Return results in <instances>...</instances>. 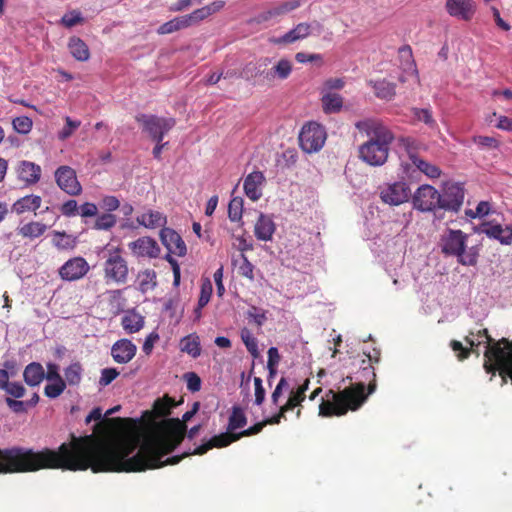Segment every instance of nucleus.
I'll return each instance as SVG.
<instances>
[{"instance_id":"cd10ccee","label":"nucleus","mask_w":512,"mask_h":512,"mask_svg":"<svg viewBox=\"0 0 512 512\" xmlns=\"http://www.w3.org/2000/svg\"><path fill=\"white\" fill-rule=\"evenodd\" d=\"M41 207V197L35 194L23 196L12 204V211L21 215L25 212H35Z\"/></svg>"},{"instance_id":"c03bdc74","label":"nucleus","mask_w":512,"mask_h":512,"mask_svg":"<svg viewBox=\"0 0 512 512\" xmlns=\"http://www.w3.org/2000/svg\"><path fill=\"white\" fill-rule=\"evenodd\" d=\"M241 341L244 343V347L248 350L249 355L254 359L259 357V349H257V340H255L252 332L246 327L241 329Z\"/></svg>"},{"instance_id":"a211bd4d","label":"nucleus","mask_w":512,"mask_h":512,"mask_svg":"<svg viewBox=\"0 0 512 512\" xmlns=\"http://www.w3.org/2000/svg\"><path fill=\"white\" fill-rule=\"evenodd\" d=\"M474 0H445V12L450 17L469 22L475 14Z\"/></svg>"},{"instance_id":"052dcab7","label":"nucleus","mask_w":512,"mask_h":512,"mask_svg":"<svg viewBox=\"0 0 512 512\" xmlns=\"http://www.w3.org/2000/svg\"><path fill=\"white\" fill-rule=\"evenodd\" d=\"M309 387V380L304 381L303 385L298 387V390L292 391L291 395H289V399H287V403L299 404L304 401L305 391Z\"/></svg>"},{"instance_id":"dca6fc26","label":"nucleus","mask_w":512,"mask_h":512,"mask_svg":"<svg viewBox=\"0 0 512 512\" xmlns=\"http://www.w3.org/2000/svg\"><path fill=\"white\" fill-rule=\"evenodd\" d=\"M474 232L484 234L490 239L497 240L500 244L510 245L512 242V229L510 226H501L494 221H485L474 228Z\"/></svg>"},{"instance_id":"473e14b6","label":"nucleus","mask_w":512,"mask_h":512,"mask_svg":"<svg viewBox=\"0 0 512 512\" xmlns=\"http://www.w3.org/2000/svg\"><path fill=\"white\" fill-rule=\"evenodd\" d=\"M67 48L71 52L72 57L79 62H86L89 59V48L80 38L73 36L69 38Z\"/></svg>"},{"instance_id":"aec40b11","label":"nucleus","mask_w":512,"mask_h":512,"mask_svg":"<svg viewBox=\"0 0 512 512\" xmlns=\"http://www.w3.org/2000/svg\"><path fill=\"white\" fill-rule=\"evenodd\" d=\"M311 35V24L307 22L298 23L289 32L280 36L270 38V43L274 45H289L297 41H303Z\"/></svg>"},{"instance_id":"864d4df0","label":"nucleus","mask_w":512,"mask_h":512,"mask_svg":"<svg viewBox=\"0 0 512 512\" xmlns=\"http://www.w3.org/2000/svg\"><path fill=\"white\" fill-rule=\"evenodd\" d=\"M84 22V18L80 15L79 10L73 9L68 13L64 14L62 18H60V24L64 25L66 28H71L77 25H80Z\"/></svg>"},{"instance_id":"393cba45","label":"nucleus","mask_w":512,"mask_h":512,"mask_svg":"<svg viewBox=\"0 0 512 512\" xmlns=\"http://www.w3.org/2000/svg\"><path fill=\"white\" fill-rule=\"evenodd\" d=\"M264 183V175L261 171H253L244 178V194L249 200L257 201L261 198V186Z\"/></svg>"},{"instance_id":"c9c22d12","label":"nucleus","mask_w":512,"mask_h":512,"mask_svg":"<svg viewBox=\"0 0 512 512\" xmlns=\"http://www.w3.org/2000/svg\"><path fill=\"white\" fill-rule=\"evenodd\" d=\"M409 159H411L412 165L418 168L419 172L425 174L429 178L436 179L439 177V175H441V171L436 165H433L414 154H411Z\"/></svg>"},{"instance_id":"5701e85b","label":"nucleus","mask_w":512,"mask_h":512,"mask_svg":"<svg viewBox=\"0 0 512 512\" xmlns=\"http://www.w3.org/2000/svg\"><path fill=\"white\" fill-rule=\"evenodd\" d=\"M137 348L128 339L124 338L115 341L112 348H110V356L114 359L117 364H127L129 361L134 359Z\"/></svg>"},{"instance_id":"4c0bfd02","label":"nucleus","mask_w":512,"mask_h":512,"mask_svg":"<svg viewBox=\"0 0 512 512\" xmlns=\"http://www.w3.org/2000/svg\"><path fill=\"white\" fill-rule=\"evenodd\" d=\"M181 351L196 359L201 355V346H199V337L188 335L181 339Z\"/></svg>"},{"instance_id":"e2e57ef3","label":"nucleus","mask_w":512,"mask_h":512,"mask_svg":"<svg viewBox=\"0 0 512 512\" xmlns=\"http://www.w3.org/2000/svg\"><path fill=\"white\" fill-rule=\"evenodd\" d=\"M184 379H186V387H188L189 392L194 393L201 389V378L197 374L188 372L184 374Z\"/></svg>"},{"instance_id":"49530a36","label":"nucleus","mask_w":512,"mask_h":512,"mask_svg":"<svg viewBox=\"0 0 512 512\" xmlns=\"http://www.w3.org/2000/svg\"><path fill=\"white\" fill-rule=\"evenodd\" d=\"M412 117L416 122L424 123L430 129L436 128V121L432 118L431 110L429 108H412Z\"/></svg>"},{"instance_id":"13d9d810","label":"nucleus","mask_w":512,"mask_h":512,"mask_svg":"<svg viewBox=\"0 0 512 512\" xmlns=\"http://www.w3.org/2000/svg\"><path fill=\"white\" fill-rule=\"evenodd\" d=\"M399 55L400 58L404 59V66H406L404 70L410 71L417 77V69H415V64L413 63L412 50L410 49V46L400 47Z\"/></svg>"},{"instance_id":"f257e3e1","label":"nucleus","mask_w":512,"mask_h":512,"mask_svg":"<svg viewBox=\"0 0 512 512\" xmlns=\"http://www.w3.org/2000/svg\"><path fill=\"white\" fill-rule=\"evenodd\" d=\"M199 411V402L182 415L181 419L170 418L160 422L159 435L145 439L141 445L136 438L115 441L102 440L93 434L76 437L71 435L69 443L60 447L69 448V459L83 462L93 473H131L160 466V457L173 452L182 443L187 423Z\"/></svg>"},{"instance_id":"f3484780","label":"nucleus","mask_w":512,"mask_h":512,"mask_svg":"<svg viewBox=\"0 0 512 512\" xmlns=\"http://www.w3.org/2000/svg\"><path fill=\"white\" fill-rule=\"evenodd\" d=\"M440 202H442V209L445 211H460L463 203L462 185L457 183L445 184L444 191L440 193Z\"/></svg>"},{"instance_id":"774afa93","label":"nucleus","mask_w":512,"mask_h":512,"mask_svg":"<svg viewBox=\"0 0 512 512\" xmlns=\"http://www.w3.org/2000/svg\"><path fill=\"white\" fill-rule=\"evenodd\" d=\"M6 405L14 413H23V412H25V407L27 406V404L24 401L14 400L11 397H7L6 398Z\"/></svg>"},{"instance_id":"0eeeda50","label":"nucleus","mask_w":512,"mask_h":512,"mask_svg":"<svg viewBox=\"0 0 512 512\" xmlns=\"http://www.w3.org/2000/svg\"><path fill=\"white\" fill-rule=\"evenodd\" d=\"M242 437L234 435L233 432L227 431L225 433H221L218 435H215L214 437L210 438V440L206 441L202 445L194 448L193 452H184V454L171 456L164 461H161L163 458H158V463H161L162 465H159L157 467L153 468H145V471L147 470H153L157 468H162L164 466H172L177 465L182 459L189 455H204L207 451L211 450L212 448H225L228 447L230 444L237 442Z\"/></svg>"},{"instance_id":"6e6552de","label":"nucleus","mask_w":512,"mask_h":512,"mask_svg":"<svg viewBox=\"0 0 512 512\" xmlns=\"http://www.w3.org/2000/svg\"><path fill=\"white\" fill-rule=\"evenodd\" d=\"M478 339L485 338L486 342V351H485V371L488 374H496V372L504 373L505 372V366L498 362L496 358H492L491 356H487V353L493 350H500L504 352V357L508 358L507 352H510L512 350V342L507 340L506 338L500 339L498 341H494L493 338L487 333L486 328L478 331Z\"/></svg>"},{"instance_id":"20e7f679","label":"nucleus","mask_w":512,"mask_h":512,"mask_svg":"<svg viewBox=\"0 0 512 512\" xmlns=\"http://www.w3.org/2000/svg\"><path fill=\"white\" fill-rule=\"evenodd\" d=\"M356 129L368 137L359 146V158L370 166H381L388 159L389 145L393 143V133L377 119L356 122Z\"/></svg>"},{"instance_id":"423d86ee","label":"nucleus","mask_w":512,"mask_h":512,"mask_svg":"<svg viewBox=\"0 0 512 512\" xmlns=\"http://www.w3.org/2000/svg\"><path fill=\"white\" fill-rule=\"evenodd\" d=\"M103 280L105 283L124 285L128 278L127 260L122 256L119 246H107L102 251Z\"/></svg>"},{"instance_id":"bf43d9fd","label":"nucleus","mask_w":512,"mask_h":512,"mask_svg":"<svg viewBox=\"0 0 512 512\" xmlns=\"http://www.w3.org/2000/svg\"><path fill=\"white\" fill-rule=\"evenodd\" d=\"M0 389L6 391L7 395L13 397L14 399H20L24 396L25 388L19 382H12L10 384H6L5 387H0Z\"/></svg>"},{"instance_id":"9d476101","label":"nucleus","mask_w":512,"mask_h":512,"mask_svg":"<svg viewBox=\"0 0 512 512\" xmlns=\"http://www.w3.org/2000/svg\"><path fill=\"white\" fill-rule=\"evenodd\" d=\"M326 141V131L315 122H308L299 132V146L304 152L313 154L323 148Z\"/></svg>"},{"instance_id":"2f4dec72","label":"nucleus","mask_w":512,"mask_h":512,"mask_svg":"<svg viewBox=\"0 0 512 512\" xmlns=\"http://www.w3.org/2000/svg\"><path fill=\"white\" fill-rule=\"evenodd\" d=\"M368 84L373 88L378 99L389 101L395 97V83L393 82L381 79L376 81L370 80Z\"/></svg>"},{"instance_id":"ddd939ff","label":"nucleus","mask_w":512,"mask_h":512,"mask_svg":"<svg viewBox=\"0 0 512 512\" xmlns=\"http://www.w3.org/2000/svg\"><path fill=\"white\" fill-rule=\"evenodd\" d=\"M409 197L410 189L403 181L385 184L380 188V200L385 205L399 206L406 203Z\"/></svg>"},{"instance_id":"4468645a","label":"nucleus","mask_w":512,"mask_h":512,"mask_svg":"<svg viewBox=\"0 0 512 512\" xmlns=\"http://www.w3.org/2000/svg\"><path fill=\"white\" fill-rule=\"evenodd\" d=\"M55 183L59 186V189L64 191L67 195L74 197L78 196L82 192V187L77 180L75 171L67 166L62 165L54 172Z\"/></svg>"},{"instance_id":"72a5a7b5","label":"nucleus","mask_w":512,"mask_h":512,"mask_svg":"<svg viewBox=\"0 0 512 512\" xmlns=\"http://www.w3.org/2000/svg\"><path fill=\"white\" fill-rule=\"evenodd\" d=\"M44 232H46V225L36 221H30L18 228V235L29 239L39 238Z\"/></svg>"},{"instance_id":"e433bc0d","label":"nucleus","mask_w":512,"mask_h":512,"mask_svg":"<svg viewBox=\"0 0 512 512\" xmlns=\"http://www.w3.org/2000/svg\"><path fill=\"white\" fill-rule=\"evenodd\" d=\"M342 104L343 99L338 93H327L322 97L323 112L327 114L340 112Z\"/></svg>"},{"instance_id":"09e8293b","label":"nucleus","mask_w":512,"mask_h":512,"mask_svg":"<svg viewBox=\"0 0 512 512\" xmlns=\"http://www.w3.org/2000/svg\"><path fill=\"white\" fill-rule=\"evenodd\" d=\"M51 382L43 388V394L47 396L49 399L58 398L63 391H65V387H67V383L64 380L59 381H48Z\"/></svg>"},{"instance_id":"7ed1b4c3","label":"nucleus","mask_w":512,"mask_h":512,"mask_svg":"<svg viewBox=\"0 0 512 512\" xmlns=\"http://www.w3.org/2000/svg\"><path fill=\"white\" fill-rule=\"evenodd\" d=\"M359 375L361 379L368 381V386L360 381L339 392L328 390L327 399L320 404V416H343L348 411L358 410L364 404L367 396L376 390V373L372 363H361Z\"/></svg>"},{"instance_id":"f704fd0d","label":"nucleus","mask_w":512,"mask_h":512,"mask_svg":"<svg viewBox=\"0 0 512 512\" xmlns=\"http://www.w3.org/2000/svg\"><path fill=\"white\" fill-rule=\"evenodd\" d=\"M247 424V418L240 406H232L230 410L229 422H227V431L235 432L241 430Z\"/></svg>"},{"instance_id":"338daca9","label":"nucleus","mask_w":512,"mask_h":512,"mask_svg":"<svg viewBox=\"0 0 512 512\" xmlns=\"http://www.w3.org/2000/svg\"><path fill=\"white\" fill-rule=\"evenodd\" d=\"M100 206H102V209H104L105 211L112 212L118 209V207H120V202L118 201V199H116L115 196H106L103 197Z\"/></svg>"},{"instance_id":"39448f33","label":"nucleus","mask_w":512,"mask_h":512,"mask_svg":"<svg viewBox=\"0 0 512 512\" xmlns=\"http://www.w3.org/2000/svg\"><path fill=\"white\" fill-rule=\"evenodd\" d=\"M438 247L445 257H456L457 263L466 267H474L477 264L479 253L475 247L467 248V234L461 230L449 229L440 236Z\"/></svg>"},{"instance_id":"1a4fd4ad","label":"nucleus","mask_w":512,"mask_h":512,"mask_svg":"<svg viewBox=\"0 0 512 512\" xmlns=\"http://www.w3.org/2000/svg\"><path fill=\"white\" fill-rule=\"evenodd\" d=\"M134 119H136V122L140 123L141 127H143V131L150 135V138H152L155 143H161L165 134L175 126V119L162 118L156 115L138 114Z\"/></svg>"},{"instance_id":"a878e982","label":"nucleus","mask_w":512,"mask_h":512,"mask_svg":"<svg viewBox=\"0 0 512 512\" xmlns=\"http://www.w3.org/2000/svg\"><path fill=\"white\" fill-rule=\"evenodd\" d=\"M16 173H18V179L23 181L24 185H36L41 178V167L31 161H21Z\"/></svg>"},{"instance_id":"58836bf2","label":"nucleus","mask_w":512,"mask_h":512,"mask_svg":"<svg viewBox=\"0 0 512 512\" xmlns=\"http://www.w3.org/2000/svg\"><path fill=\"white\" fill-rule=\"evenodd\" d=\"M177 406V403L173 398L165 395L163 398H158L155 403H153V413L157 417H166L170 415V410Z\"/></svg>"},{"instance_id":"9b49d317","label":"nucleus","mask_w":512,"mask_h":512,"mask_svg":"<svg viewBox=\"0 0 512 512\" xmlns=\"http://www.w3.org/2000/svg\"><path fill=\"white\" fill-rule=\"evenodd\" d=\"M225 6V2L222 0L213 1L209 5H206L200 9H195L190 14L176 17L175 19H171L167 21L174 26L181 27L182 29H186L188 27L199 24V22L207 19L213 14L218 13Z\"/></svg>"},{"instance_id":"ea45409f","label":"nucleus","mask_w":512,"mask_h":512,"mask_svg":"<svg viewBox=\"0 0 512 512\" xmlns=\"http://www.w3.org/2000/svg\"><path fill=\"white\" fill-rule=\"evenodd\" d=\"M509 354V358H506L503 356V352L500 351L498 348L488 352V357L496 358L498 360V363L505 366V371L500 372V375L502 377H509L510 381H512V350L510 352H507Z\"/></svg>"},{"instance_id":"f03ea898","label":"nucleus","mask_w":512,"mask_h":512,"mask_svg":"<svg viewBox=\"0 0 512 512\" xmlns=\"http://www.w3.org/2000/svg\"><path fill=\"white\" fill-rule=\"evenodd\" d=\"M68 447L57 450L43 448L34 451L30 448L11 446L0 448V475L33 473L41 470L85 471L87 465L68 457Z\"/></svg>"},{"instance_id":"6ab92c4d","label":"nucleus","mask_w":512,"mask_h":512,"mask_svg":"<svg viewBox=\"0 0 512 512\" xmlns=\"http://www.w3.org/2000/svg\"><path fill=\"white\" fill-rule=\"evenodd\" d=\"M92 421H102L105 429L110 433H125L132 426V419L130 418H106L102 420L100 408H93L90 415L86 416V423Z\"/></svg>"},{"instance_id":"b1692460","label":"nucleus","mask_w":512,"mask_h":512,"mask_svg":"<svg viewBox=\"0 0 512 512\" xmlns=\"http://www.w3.org/2000/svg\"><path fill=\"white\" fill-rule=\"evenodd\" d=\"M129 249L139 257L156 258L159 254V247L156 241L148 236L140 237L129 243Z\"/></svg>"},{"instance_id":"6e6d98bb","label":"nucleus","mask_w":512,"mask_h":512,"mask_svg":"<svg viewBox=\"0 0 512 512\" xmlns=\"http://www.w3.org/2000/svg\"><path fill=\"white\" fill-rule=\"evenodd\" d=\"M237 274L249 281H254V266L249 262L244 254H241V264L237 266Z\"/></svg>"},{"instance_id":"c85d7f7f","label":"nucleus","mask_w":512,"mask_h":512,"mask_svg":"<svg viewBox=\"0 0 512 512\" xmlns=\"http://www.w3.org/2000/svg\"><path fill=\"white\" fill-rule=\"evenodd\" d=\"M474 334L471 332L468 336L464 337V342L468 343L469 348L462 346V343L458 340L450 341V349L457 353V360L463 361L468 359L470 354L474 352V348L481 345L480 340H474L471 338Z\"/></svg>"},{"instance_id":"4d7b16f0","label":"nucleus","mask_w":512,"mask_h":512,"mask_svg":"<svg viewBox=\"0 0 512 512\" xmlns=\"http://www.w3.org/2000/svg\"><path fill=\"white\" fill-rule=\"evenodd\" d=\"M64 120H66V125H64V128H62V130L59 132V135H57L59 136L60 141L67 140L72 136L75 130L79 129L80 126V121L72 120L69 116H66Z\"/></svg>"},{"instance_id":"c756f323","label":"nucleus","mask_w":512,"mask_h":512,"mask_svg":"<svg viewBox=\"0 0 512 512\" xmlns=\"http://www.w3.org/2000/svg\"><path fill=\"white\" fill-rule=\"evenodd\" d=\"M23 379L24 383L30 387H35L41 384L43 379H46L44 377V369L41 363L32 362L26 365L23 371Z\"/></svg>"},{"instance_id":"4be33fe9","label":"nucleus","mask_w":512,"mask_h":512,"mask_svg":"<svg viewBox=\"0 0 512 512\" xmlns=\"http://www.w3.org/2000/svg\"><path fill=\"white\" fill-rule=\"evenodd\" d=\"M299 6V0L282 1L279 4L272 6V8L261 12L260 15L256 17V23H265L269 20L284 16L291 11L298 9Z\"/></svg>"},{"instance_id":"79ce46f5","label":"nucleus","mask_w":512,"mask_h":512,"mask_svg":"<svg viewBox=\"0 0 512 512\" xmlns=\"http://www.w3.org/2000/svg\"><path fill=\"white\" fill-rule=\"evenodd\" d=\"M165 218L157 211H149L138 217V223L147 228H156L163 225Z\"/></svg>"},{"instance_id":"412c9836","label":"nucleus","mask_w":512,"mask_h":512,"mask_svg":"<svg viewBox=\"0 0 512 512\" xmlns=\"http://www.w3.org/2000/svg\"><path fill=\"white\" fill-rule=\"evenodd\" d=\"M160 241H162L165 249H167L170 254L183 257L187 252L185 243L183 242L180 235L177 234V232L174 230L169 228H162V230H160Z\"/></svg>"},{"instance_id":"0e129e2a","label":"nucleus","mask_w":512,"mask_h":512,"mask_svg":"<svg viewBox=\"0 0 512 512\" xmlns=\"http://www.w3.org/2000/svg\"><path fill=\"white\" fill-rule=\"evenodd\" d=\"M78 210L79 206H77V202L72 199L62 203V206H60V214L67 218L75 217Z\"/></svg>"},{"instance_id":"a18cd8bd","label":"nucleus","mask_w":512,"mask_h":512,"mask_svg":"<svg viewBox=\"0 0 512 512\" xmlns=\"http://www.w3.org/2000/svg\"><path fill=\"white\" fill-rule=\"evenodd\" d=\"M80 375H82V367L78 362L71 363L64 370V381L71 386H77L80 383Z\"/></svg>"},{"instance_id":"3c124183","label":"nucleus","mask_w":512,"mask_h":512,"mask_svg":"<svg viewBox=\"0 0 512 512\" xmlns=\"http://www.w3.org/2000/svg\"><path fill=\"white\" fill-rule=\"evenodd\" d=\"M242 208L243 200L241 197L230 199L229 208H227L230 222H238L242 219Z\"/></svg>"},{"instance_id":"5fc2aeb1","label":"nucleus","mask_w":512,"mask_h":512,"mask_svg":"<svg viewBox=\"0 0 512 512\" xmlns=\"http://www.w3.org/2000/svg\"><path fill=\"white\" fill-rule=\"evenodd\" d=\"M12 128H14V131L22 135L28 134L32 129L31 118L27 116H18L12 119Z\"/></svg>"},{"instance_id":"de8ad7c7","label":"nucleus","mask_w":512,"mask_h":512,"mask_svg":"<svg viewBox=\"0 0 512 512\" xmlns=\"http://www.w3.org/2000/svg\"><path fill=\"white\" fill-rule=\"evenodd\" d=\"M212 292L213 287L211 286V282L209 280L203 281V284H201L200 299H198V307L194 309L196 317L199 318V316L201 315V309H203L209 302V299H211Z\"/></svg>"},{"instance_id":"8fccbe9b","label":"nucleus","mask_w":512,"mask_h":512,"mask_svg":"<svg viewBox=\"0 0 512 512\" xmlns=\"http://www.w3.org/2000/svg\"><path fill=\"white\" fill-rule=\"evenodd\" d=\"M116 224V217L111 213H105L96 217L93 229L96 231H109Z\"/></svg>"},{"instance_id":"2eb2a0df","label":"nucleus","mask_w":512,"mask_h":512,"mask_svg":"<svg viewBox=\"0 0 512 512\" xmlns=\"http://www.w3.org/2000/svg\"><path fill=\"white\" fill-rule=\"evenodd\" d=\"M89 272V264L83 257H73L67 260L59 268V277L62 281L74 282L78 281Z\"/></svg>"},{"instance_id":"7c9ffc66","label":"nucleus","mask_w":512,"mask_h":512,"mask_svg":"<svg viewBox=\"0 0 512 512\" xmlns=\"http://www.w3.org/2000/svg\"><path fill=\"white\" fill-rule=\"evenodd\" d=\"M121 325L127 334L137 333L144 327V317L134 310H129L122 316Z\"/></svg>"},{"instance_id":"603ef678","label":"nucleus","mask_w":512,"mask_h":512,"mask_svg":"<svg viewBox=\"0 0 512 512\" xmlns=\"http://www.w3.org/2000/svg\"><path fill=\"white\" fill-rule=\"evenodd\" d=\"M156 286V273L153 270H145L140 273V290L145 293Z\"/></svg>"},{"instance_id":"bb28decb","label":"nucleus","mask_w":512,"mask_h":512,"mask_svg":"<svg viewBox=\"0 0 512 512\" xmlns=\"http://www.w3.org/2000/svg\"><path fill=\"white\" fill-rule=\"evenodd\" d=\"M274 222L270 216L260 213L258 220L254 223V237L260 241H269L273 238Z\"/></svg>"},{"instance_id":"37998d69","label":"nucleus","mask_w":512,"mask_h":512,"mask_svg":"<svg viewBox=\"0 0 512 512\" xmlns=\"http://www.w3.org/2000/svg\"><path fill=\"white\" fill-rule=\"evenodd\" d=\"M292 72V64L290 61L286 59H280L279 62H277V65L273 66L272 70L268 72L267 77L268 78H279L281 80H285L290 76V73Z\"/></svg>"},{"instance_id":"69168bd1","label":"nucleus","mask_w":512,"mask_h":512,"mask_svg":"<svg viewBox=\"0 0 512 512\" xmlns=\"http://www.w3.org/2000/svg\"><path fill=\"white\" fill-rule=\"evenodd\" d=\"M78 214H79V216H81L83 218L96 217V214H97L96 204L90 203V202L84 203L83 205L79 206Z\"/></svg>"},{"instance_id":"a19ab883","label":"nucleus","mask_w":512,"mask_h":512,"mask_svg":"<svg viewBox=\"0 0 512 512\" xmlns=\"http://www.w3.org/2000/svg\"><path fill=\"white\" fill-rule=\"evenodd\" d=\"M52 244L59 250H71L75 247V238L65 232L54 231Z\"/></svg>"},{"instance_id":"f8f14e48","label":"nucleus","mask_w":512,"mask_h":512,"mask_svg":"<svg viewBox=\"0 0 512 512\" xmlns=\"http://www.w3.org/2000/svg\"><path fill=\"white\" fill-rule=\"evenodd\" d=\"M412 206L421 212H432L435 209H441L439 201V192L431 185H421L416 192L412 194Z\"/></svg>"},{"instance_id":"680f3d73","label":"nucleus","mask_w":512,"mask_h":512,"mask_svg":"<svg viewBox=\"0 0 512 512\" xmlns=\"http://www.w3.org/2000/svg\"><path fill=\"white\" fill-rule=\"evenodd\" d=\"M118 377V371L115 368L109 367L102 370V376L98 380L100 387H106L111 384Z\"/></svg>"}]
</instances>
